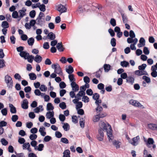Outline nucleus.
Instances as JSON below:
<instances>
[{"instance_id": "obj_42", "label": "nucleus", "mask_w": 157, "mask_h": 157, "mask_svg": "<svg viewBox=\"0 0 157 157\" xmlns=\"http://www.w3.org/2000/svg\"><path fill=\"white\" fill-rule=\"evenodd\" d=\"M68 77L70 81L71 82H75V78L73 74H69Z\"/></svg>"}, {"instance_id": "obj_49", "label": "nucleus", "mask_w": 157, "mask_h": 157, "mask_svg": "<svg viewBox=\"0 0 157 157\" xmlns=\"http://www.w3.org/2000/svg\"><path fill=\"white\" fill-rule=\"evenodd\" d=\"M83 80L84 82L86 84H88L90 81V78L87 76H85L84 77Z\"/></svg>"}, {"instance_id": "obj_6", "label": "nucleus", "mask_w": 157, "mask_h": 157, "mask_svg": "<svg viewBox=\"0 0 157 157\" xmlns=\"http://www.w3.org/2000/svg\"><path fill=\"white\" fill-rule=\"evenodd\" d=\"M72 91L76 92L79 90V86L75 82H72L71 84Z\"/></svg>"}, {"instance_id": "obj_8", "label": "nucleus", "mask_w": 157, "mask_h": 157, "mask_svg": "<svg viewBox=\"0 0 157 157\" xmlns=\"http://www.w3.org/2000/svg\"><path fill=\"white\" fill-rule=\"evenodd\" d=\"M29 102L27 99H24L21 105L22 108L24 109H27L28 108Z\"/></svg>"}, {"instance_id": "obj_40", "label": "nucleus", "mask_w": 157, "mask_h": 157, "mask_svg": "<svg viewBox=\"0 0 157 157\" xmlns=\"http://www.w3.org/2000/svg\"><path fill=\"white\" fill-rule=\"evenodd\" d=\"M36 15V12L34 10L31 11L29 13V16L32 18H34Z\"/></svg>"}, {"instance_id": "obj_20", "label": "nucleus", "mask_w": 157, "mask_h": 157, "mask_svg": "<svg viewBox=\"0 0 157 157\" xmlns=\"http://www.w3.org/2000/svg\"><path fill=\"white\" fill-rule=\"evenodd\" d=\"M54 106L51 103H48L47 105V110L48 111H50L54 109Z\"/></svg>"}, {"instance_id": "obj_31", "label": "nucleus", "mask_w": 157, "mask_h": 157, "mask_svg": "<svg viewBox=\"0 0 157 157\" xmlns=\"http://www.w3.org/2000/svg\"><path fill=\"white\" fill-rule=\"evenodd\" d=\"M2 26L4 28H7L9 27V24L7 21H4L2 22Z\"/></svg>"}, {"instance_id": "obj_57", "label": "nucleus", "mask_w": 157, "mask_h": 157, "mask_svg": "<svg viewBox=\"0 0 157 157\" xmlns=\"http://www.w3.org/2000/svg\"><path fill=\"white\" fill-rule=\"evenodd\" d=\"M60 88L61 89H63L65 88L66 86V85L65 83L63 82H61L59 84Z\"/></svg>"}, {"instance_id": "obj_39", "label": "nucleus", "mask_w": 157, "mask_h": 157, "mask_svg": "<svg viewBox=\"0 0 157 157\" xmlns=\"http://www.w3.org/2000/svg\"><path fill=\"white\" fill-rule=\"evenodd\" d=\"M110 23L114 27L116 25V21L114 18H111Z\"/></svg>"}, {"instance_id": "obj_59", "label": "nucleus", "mask_w": 157, "mask_h": 157, "mask_svg": "<svg viewBox=\"0 0 157 157\" xmlns=\"http://www.w3.org/2000/svg\"><path fill=\"white\" fill-rule=\"evenodd\" d=\"M18 119V116L17 115H14L12 116V120L14 122H16Z\"/></svg>"}, {"instance_id": "obj_62", "label": "nucleus", "mask_w": 157, "mask_h": 157, "mask_svg": "<svg viewBox=\"0 0 157 157\" xmlns=\"http://www.w3.org/2000/svg\"><path fill=\"white\" fill-rule=\"evenodd\" d=\"M56 136L58 138H60L62 136V134L59 131H56L55 132Z\"/></svg>"}, {"instance_id": "obj_5", "label": "nucleus", "mask_w": 157, "mask_h": 157, "mask_svg": "<svg viewBox=\"0 0 157 157\" xmlns=\"http://www.w3.org/2000/svg\"><path fill=\"white\" fill-rule=\"evenodd\" d=\"M140 139L139 136H137L132 138V141H130V143L133 146H136L138 144V140Z\"/></svg>"}, {"instance_id": "obj_14", "label": "nucleus", "mask_w": 157, "mask_h": 157, "mask_svg": "<svg viewBox=\"0 0 157 157\" xmlns=\"http://www.w3.org/2000/svg\"><path fill=\"white\" fill-rule=\"evenodd\" d=\"M54 72L57 74H60L62 73L61 68L59 64H57V67L55 69Z\"/></svg>"}, {"instance_id": "obj_21", "label": "nucleus", "mask_w": 157, "mask_h": 157, "mask_svg": "<svg viewBox=\"0 0 157 157\" xmlns=\"http://www.w3.org/2000/svg\"><path fill=\"white\" fill-rule=\"evenodd\" d=\"M111 66L109 64H105L104 65V68L105 72H108L110 70Z\"/></svg>"}, {"instance_id": "obj_25", "label": "nucleus", "mask_w": 157, "mask_h": 157, "mask_svg": "<svg viewBox=\"0 0 157 157\" xmlns=\"http://www.w3.org/2000/svg\"><path fill=\"white\" fill-rule=\"evenodd\" d=\"M102 70L103 68H101L99 69L98 71L96 72L95 76L97 78H99L100 77Z\"/></svg>"}, {"instance_id": "obj_60", "label": "nucleus", "mask_w": 157, "mask_h": 157, "mask_svg": "<svg viewBox=\"0 0 157 157\" xmlns=\"http://www.w3.org/2000/svg\"><path fill=\"white\" fill-rule=\"evenodd\" d=\"M21 38L22 40L25 41L27 40L28 37L26 35L23 34L21 36Z\"/></svg>"}, {"instance_id": "obj_55", "label": "nucleus", "mask_w": 157, "mask_h": 157, "mask_svg": "<svg viewBox=\"0 0 157 157\" xmlns=\"http://www.w3.org/2000/svg\"><path fill=\"white\" fill-rule=\"evenodd\" d=\"M1 142L2 144L3 145L6 146L8 144V142L4 138H2L1 139Z\"/></svg>"}, {"instance_id": "obj_18", "label": "nucleus", "mask_w": 157, "mask_h": 157, "mask_svg": "<svg viewBox=\"0 0 157 157\" xmlns=\"http://www.w3.org/2000/svg\"><path fill=\"white\" fill-rule=\"evenodd\" d=\"M113 144L117 148H119L120 147V146L121 144V143L120 142L115 140L113 141Z\"/></svg>"}, {"instance_id": "obj_26", "label": "nucleus", "mask_w": 157, "mask_h": 157, "mask_svg": "<svg viewBox=\"0 0 157 157\" xmlns=\"http://www.w3.org/2000/svg\"><path fill=\"white\" fill-rule=\"evenodd\" d=\"M30 79L31 80H34L36 78V75L33 73H32L29 74Z\"/></svg>"}, {"instance_id": "obj_46", "label": "nucleus", "mask_w": 157, "mask_h": 157, "mask_svg": "<svg viewBox=\"0 0 157 157\" xmlns=\"http://www.w3.org/2000/svg\"><path fill=\"white\" fill-rule=\"evenodd\" d=\"M25 140L24 138L21 137H19L18 142L19 144H23L25 143Z\"/></svg>"}, {"instance_id": "obj_28", "label": "nucleus", "mask_w": 157, "mask_h": 157, "mask_svg": "<svg viewBox=\"0 0 157 157\" xmlns=\"http://www.w3.org/2000/svg\"><path fill=\"white\" fill-rule=\"evenodd\" d=\"M126 81L132 84L134 82V78L131 76L127 77L126 79Z\"/></svg>"}, {"instance_id": "obj_29", "label": "nucleus", "mask_w": 157, "mask_h": 157, "mask_svg": "<svg viewBox=\"0 0 157 157\" xmlns=\"http://www.w3.org/2000/svg\"><path fill=\"white\" fill-rule=\"evenodd\" d=\"M129 63L126 61H124L121 62V65L123 67H127L129 66Z\"/></svg>"}, {"instance_id": "obj_53", "label": "nucleus", "mask_w": 157, "mask_h": 157, "mask_svg": "<svg viewBox=\"0 0 157 157\" xmlns=\"http://www.w3.org/2000/svg\"><path fill=\"white\" fill-rule=\"evenodd\" d=\"M60 141L65 144H67L69 143L68 140L66 138H62L61 139Z\"/></svg>"}, {"instance_id": "obj_12", "label": "nucleus", "mask_w": 157, "mask_h": 157, "mask_svg": "<svg viewBox=\"0 0 157 157\" xmlns=\"http://www.w3.org/2000/svg\"><path fill=\"white\" fill-rule=\"evenodd\" d=\"M34 60L36 63H39L42 60V57L40 56L37 55L34 57Z\"/></svg>"}, {"instance_id": "obj_61", "label": "nucleus", "mask_w": 157, "mask_h": 157, "mask_svg": "<svg viewBox=\"0 0 157 157\" xmlns=\"http://www.w3.org/2000/svg\"><path fill=\"white\" fill-rule=\"evenodd\" d=\"M40 89L42 91H46L47 90V88L45 85H41L40 88Z\"/></svg>"}, {"instance_id": "obj_54", "label": "nucleus", "mask_w": 157, "mask_h": 157, "mask_svg": "<svg viewBox=\"0 0 157 157\" xmlns=\"http://www.w3.org/2000/svg\"><path fill=\"white\" fill-rule=\"evenodd\" d=\"M37 138V135L35 134H31L29 136V138L31 140H35Z\"/></svg>"}, {"instance_id": "obj_43", "label": "nucleus", "mask_w": 157, "mask_h": 157, "mask_svg": "<svg viewBox=\"0 0 157 157\" xmlns=\"http://www.w3.org/2000/svg\"><path fill=\"white\" fill-rule=\"evenodd\" d=\"M82 101L84 102H88L89 101V99L87 96H84L82 98Z\"/></svg>"}, {"instance_id": "obj_52", "label": "nucleus", "mask_w": 157, "mask_h": 157, "mask_svg": "<svg viewBox=\"0 0 157 157\" xmlns=\"http://www.w3.org/2000/svg\"><path fill=\"white\" fill-rule=\"evenodd\" d=\"M44 147V145L43 144H40L38 145V147L36 148V150L38 151H41L43 150V148Z\"/></svg>"}, {"instance_id": "obj_34", "label": "nucleus", "mask_w": 157, "mask_h": 157, "mask_svg": "<svg viewBox=\"0 0 157 157\" xmlns=\"http://www.w3.org/2000/svg\"><path fill=\"white\" fill-rule=\"evenodd\" d=\"M12 17L14 18H17L18 17L19 19V17L18 16V13L17 11H14L12 14Z\"/></svg>"}, {"instance_id": "obj_9", "label": "nucleus", "mask_w": 157, "mask_h": 157, "mask_svg": "<svg viewBox=\"0 0 157 157\" xmlns=\"http://www.w3.org/2000/svg\"><path fill=\"white\" fill-rule=\"evenodd\" d=\"M55 35L52 32H51L48 34L47 36L45 38V39L48 38L50 40H53L55 39Z\"/></svg>"}, {"instance_id": "obj_17", "label": "nucleus", "mask_w": 157, "mask_h": 157, "mask_svg": "<svg viewBox=\"0 0 157 157\" xmlns=\"http://www.w3.org/2000/svg\"><path fill=\"white\" fill-rule=\"evenodd\" d=\"M63 154V157H70V152L68 149L65 150Z\"/></svg>"}, {"instance_id": "obj_58", "label": "nucleus", "mask_w": 157, "mask_h": 157, "mask_svg": "<svg viewBox=\"0 0 157 157\" xmlns=\"http://www.w3.org/2000/svg\"><path fill=\"white\" fill-rule=\"evenodd\" d=\"M59 118L61 121H63L65 119V117L63 114H60L59 115Z\"/></svg>"}, {"instance_id": "obj_36", "label": "nucleus", "mask_w": 157, "mask_h": 157, "mask_svg": "<svg viewBox=\"0 0 157 157\" xmlns=\"http://www.w3.org/2000/svg\"><path fill=\"white\" fill-rule=\"evenodd\" d=\"M38 7L39 8L40 10L41 11L44 12L46 10L45 6L44 4H42L41 5L40 4V5L39 6V7Z\"/></svg>"}, {"instance_id": "obj_33", "label": "nucleus", "mask_w": 157, "mask_h": 157, "mask_svg": "<svg viewBox=\"0 0 157 157\" xmlns=\"http://www.w3.org/2000/svg\"><path fill=\"white\" fill-rule=\"evenodd\" d=\"M154 143V141L153 138H149L148 139L147 141V144H153Z\"/></svg>"}, {"instance_id": "obj_50", "label": "nucleus", "mask_w": 157, "mask_h": 157, "mask_svg": "<svg viewBox=\"0 0 157 157\" xmlns=\"http://www.w3.org/2000/svg\"><path fill=\"white\" fill-rule=\"evenodd\" d=\"M82 106V102L78 101L76 105V108L77 109L81 108Z\"/></svg>"}, {"instance_id": "obj_27", "label": "nucleus", "mask_w": 157, "mask_h": 157, "mask_svg": "<svg viewBox=\"0 0 157 157\" xmlns=\"http://www.w3.org/2000/svg\"><path fill=\"white\" fill-rule=\"evenodd\" d=\"M43 106L42 105H40L39 107H36L34 109V112L35 113H38L40 112V109H41V111L43 110L44 109L42 108Z\"/></svg>"}, {"instance_id": "obj_64", "label": "nucleus", "mask_w": 157, "mask_h": 157, "mask_svg": "<svg viewBox=\"0 0 157 157\" xmlns=\"http://www.w3.org/2000/svg\"><path fill=\"white\" fill-rule=\"evenodd\" d=\"M31 90V88L29 86H28L25 87L24 88V91L26 93H29L30 92Z\"/></svg>"}, {"instance_id": "obj_1", "label": "nucleus", "mask_w": 157, "mask_h": 157, "mask_svg": "<svg viewBox=\"0 0 157 157\" xmlns=\"http://www.w3.org/2000/svg\"><path fill=\"white\" fill-rule=\"evenodd\" d=\"M99 127L100 129L98 130V135L104 137V134L103 131L105 130L107 132L109 140L110 142V140H112V130L111 126L109 124H106L104 122H102L99 124Z\"/></svg>"}, {"instance_id": "obj_23", "label": "nucleus", "mask_w": 157, "mask_h": 157, "mask_svg": "<svg viewBox=\"0 0 157 157\" xmlns=\"http://www.w3.org/2000/svg\"><path fill=\"white\" fill-rule=\"evenodd\" d=\"M34 57L33 56L29 55L26 58V59H27L28 61L30 63H32L33 60L34 59Z\"/></svg>"}, {"instance_id": "obj_3", "label": "nucleus", "mask_w": 157, "mask_h": 157, "mask_svg": "<svg viewBox=\"0 0 157 157\" xmlns=\"http://www.w3.org/2000/svg\"><path fill=\"white\" fill-rule=\"evenodd\" d=\"M129 103L130 104L132 105L138 107L142 108H144L143 106L139 101L133 99L129 101Z\"/></svg>"}, {"instance_id": "obj_4", "label": "nucleus", "mask_w": 157, "mask_h": 157, "mask_svg": "<svg viewBox=\"0 0 157 157\" xmlns=\"http://www.w3.org/2000/svg\"><path fill=\"white\" fill-rule=\"evenodd\" d=\"M57 10L61 13L67 12V9L64 6L60 4L57 6Z\"/></svg>"}, {"instance_id": "obj_30", "label": "nucleus", "mask_w": 157, "mask_h": 157, "mask_svg": "<svg viewBox=\"0 0 157 157\" xmlns=\"http://www.w3.org/2000/svg\"><path fill=\"white\" fill-rule=\"evenodd\" d=\"M70 125L68 123H64L63 125V128L66 131H68L70 129Z\"/></svg>"}, {"instance_id": "obj_35", "label": "nucleus", "mask_w": 157, "mask_h": 157, "mask_svg": "<svg viewBox=\"0 0 157 157\" xmlns=\"http://www.w3.org/2000/svg\"><path fill=\"white\" fill-rule=\"evenodd\" d=\"M59 106L62 109H64L66 108V103L64 102L60 103Z\"/></svg>"}, {"instance_id": "obj_16", "label": "nucleus", "mask_w": 157, "mask_h": 157, "mask_svg": "<svg viewBox=\"0 0 157 157\" xmlns=\"http://www.w3.org/2000/svg\"><path fill=\"white\" fill-rule=\"evenodd\" d=\"M54 113L53 111H48L46 113V117L47 118L50 119L54 117Z\"/></svg>"}, {"instance_id": "obj_22", "label": "nucleus", "mask_w": 157, "mask_h": 157, "mask_svg": "<svg viewBox=\"0 0 157 157\" xmlns=\"http://www.w3.org/2000/svg\"><path fill=\"white\" fill-rule=\"evenodd\" d=\"M27 42L29 46H32L34 42V39L33 37L30 38L28 39Z\"/></svg>"}, {"instance_id": "obj_7", "label": "nucleus", "mask_w": 157, "mask_h": 157, "mask_svg": "<svg viewBox=\"0 0 157 157\" xmlns=\"http://www.w3.org/2000/svg\"><path fill=\"white\" fill-rule=\"evenodd\" d=\"M26 10L25 8L23 7L22 9L19 11L18 12L20 14L19 19L18 20H20L26 14L25 12Z\"/></svg>"}, {"instance_id": "obj_19", "label": "nucleus", "mask_w": 157, "mask_h": 157, "mask_svg": "<svg viewBox=\"0 0 157 157\" xmlns=\"http://www.w3.org/2000/svg\"><path fill=\"white\" fill-rule=\"evenodd\" d=\"M66 71L69 74H71L74 71L73 67L71 65L69 66L68 68L66 69Z\"/></svg>"}, {"instance_id": "obj_37", "label": "nucleus", "mask_w": 157, "mask_h": 157, "mask_svg": "<svg viewBox=\"0 0 157 157\" xmlns=\"http://www.w3.org/2000/svg\"><path fill=\"white\" fill-rule=\"evenodd\" d=\"M147 66L146 64L143 63L141 65L139 66L138 67L139 69L140 70H144Z\"/></svg>"}, {"instance_id": "obj_11", "label": "nucleus", "mask_w": 157, "mask_h": 157, "mask_svg": "<svg viewBox=\"0 0 157 157\" xmlns=\"http://www.w3.org/2000/svg\"><path fill=\"white\" fill-rule=\"evenodd\" d=\"M29 54L26 52V51H23L19 53L20 56L22 58H23L25 59H26V57L29 55Z\"/></svg>"}, {"instance_id": "obj_15", "label": "nucleus", "mask_w": 157, "mask_h": 157, "mask_svg": "<svg viewBox=\"0 0 157 157\" xmlns=\"http://www.w3.org/2000/svg\"><path fill=\"white\" fill-rule=\"evenodd\" d=\"M10 108V112L12 113H16V109L15 107L11 104H9Z\"/></svg>"}, {"instance_id": "obj_2", "label": "nucleus", "mask_w": 157, "mask_h": 157, "mask_svg": "<svg viewBox=\"0 0 157 157\" xmlns=\"http://www.w3.org/2000/svg\"><path fill=\"white\" fill-rule=\"evenodd\" d=\"M5 81L9 88H12L13 87V81L12 78L7 75L5 77Z\"/></svg>"}, {"instance_id": "obj_51", "label": "nucleus", "mask_w": 157, "mask_h": 157, "mask_svg": "<svg viewBox=\"0 0 157 157\" xmlns=\"http://www.w3.org/2000/svg\"><path fill=\"white\" fill-rule=\"evenodd\" d=\"M97 107L96 109V110L97 113L100 112L102 111L103 108L100 105H97Z\"/></svg>"}, {"instance_id": "obj_63", "label": "nucleus", "mask_w": 157, "mask_h": 157, "mask_svg": "<svg viewBox=\"0 0 157 157\" xmlns=\"http://www.w3.org/2000/svg\"><path fill=\"white\" fill-rule=\"evenodd\" d=\"M100 118L99 117L98 115L97 114V115L95 117H94L93 118V121L94 122H96L98 121Z\"/></svg>"}, {"instance_id": "obj_44", "label": "nucleus", "mask_w": 157, "mask_h": 157, "mask_svg": "<svg viewBox=\"0 0 157 157\" xmlns=\"http://www.w3.org/2000/svg\"><path fill=\"white\" fill-rule=\"evenodd\" d=\"M52 139V138L51 136H45L44 139V141L47 142L49 141Z\"/></svg>"}, {"instance_id": "obj_10", "label": "nucleus", "mask_w": 157, "mask_h": 157, "mask_svg": "<svg viewBox=\"0 0 157 157\" xmlns=\"http://www.w3.org/2000/svg\"><path fill=\"white\" fill-rule=\"evenodd\" d=\"M56 48L59 52H62L64 51V48L61 42L58 43L56 45Z\"/></svg>"}, {"instance_id": "obj_38", "label": "nucleus", "mask_w": 157, "mask_h": 157, "mask_svg": "<svg viewBox=\"0 0 157 157\" xmlns=\"http://www.w3.org/2000/svg\"><path fill=\"white\" fill-rule=\"evenodd\" d=\"M100 96L99 94L97 93H95L93 94V98L95 100L99 99Z\"/></svg>"}, {"instance_id": "obj_13", "label": "nucleus", "mask_w": 157, "mask_h": 157, "mask_svg": "<svg viewBox=\"0 0 157 157\" xmlns=\"http://www.w3.org/2000/svg\"><path fill=\"white\" fill-rule=\"evenodd\" d=\"M148 128L153 130H157V124H148Z\"/></svg>"}, {"instance_id": "obj_56", "label": "nucleus", "mask_w": 157, "mask_h": 157, "mask_svg": "<svg viewBox=\"0 0 157 157\" xmlns=\"http://www.w3.org/2000/svg\"><path fill=\"white\" fill-rule=\"evenodd\" d=\"M1 113L3 116H6L7 113V110L6 108L2 109L1 110Z\"/></svg>"}, {"instance_id": "obj_45", "label": "nucleus", "mask_w": 157, "mask_h": 157, "mask_svg": "<svg viewBox=\"0 0 157 157\" xmlns=\"http://www.w3.org/2000/svg\"><path fill=\"white\" fill-rule=\"evenodd\" d=\"M5 61L3 59H0V68H2L5 66Z\"/></svg>"}, {"instance_id": "obj_41", "label": "nucleus", "mask_w": 157, "mask_h": 157, "mask_svg": "<svg viewBox=\"0 0 157 157\" xmlns=\"http://www.w3.org/2000/svg\"><path fill=\"white\" fill-rule=\"evenodd\" d=\"M111 44L113 47H115L116 44V40L114 38L111 39Z\"/></svg>"}, {"instance_id": "obj_32", "label": "nucleus", "mask_w": 157, "mask_h": 157, "mask_svg": "<svg viewBox=\"0 0 157 157\" xmlns=\"http://www.w3.org/2000/svg\"><path fill=\"white\" fill-rule=\"evenodd\" d=\"M142 79H144L145 82L147 83H150L151 82V79L150 78L146 76H144L142 77Z\"/></svg>"}, {"instance_id": "obj_47", "label": "nucleus", "mask_w": 157, "mask_h": 157, "mask_svg": "<svg viewBox=\"0 0 157 157\" xmlns=\"http://www.w3.org/2000/svg\"><path fill=\"white\" fill-rule=\"evenodd\" d=\"M30 144L32 146L34 147L35 150H36L37 147H36V146L37 144V142L36 141L33 140L30 143Z\"/></svg>"}, {"instance_id": "obj_48", "label": "nucleus", "mask_w": 157, "mask_h": 157, "mask_svg": "<svg viewBox=\"0 0 157 157\" xmlns=\"http://www.w3.org/2000/svg\"><path fill=\"white\" fill-rule=\"evenodd\" d=\"M143 52L146 55H148L149 54V51L147 47H145L144 48Z\"/></svg>"}, {"instance_id": "obj_24", "label": "nucleus", "mask_w": 157, "mask_h": 157, "mask_svg": "<svg viewBox=\"0 0 157 157\" xmlns=\"http://www.w3.org/2000/svg\"><path fill=\"white\" fill-rule=\"evenodd\" d=\"M121 15L123 21L124 23H127L128 22V18L126 15L124 13H121Z\"/></svg>"}]
</instances>
